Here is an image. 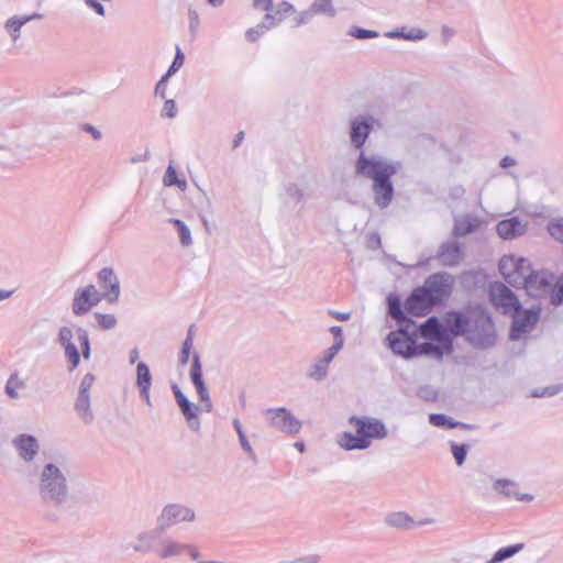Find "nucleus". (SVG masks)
<instances>
[{"label": "nucleus", "instance_id": "nucleus-1", "mask_svg": "<svg viewBox=\"0 0 563 563\" xmlns=\"http://www.w3.org/2000/svg\"><path fill=\"white\" fill-rule=\"evenodd\" d=\"M401 168V163L389 161L380 155H366L361 151L355 164V175L372 181L371 191L374 205L380 209H387L395 197V188L391 181Z\"/></svg>", "mask_w": 563, "mask_h": 563}, {"label": "nucleus", "instance_id": "nucleus-2", "mask_svg": "<svg viewBox=\"0 0 563 563\" xmlns=\"http://www.w3.org/2000/svg\"><path fill=\"white\" fill-rule=\"evenodd\" d=\"M349 423L354 427L355 434L344 431L336 438L338 445L345 451L366 450L373 440H383L388 434L385 423L374 417L352 416Z\"/></svg>", "mask_w": 563, "mask_h": 563}, {"label": "nucleus", "instance_id": "nucleus-3", "mask_svg": "<svg viewBox=\"0 0 563 563\" xmlns=\"http://www.w3.org/2000/svg\"><path fill=\"white\" fill-rule=\"evenodd\" d=\"M37 490L44 504L54 507L64 505L69 497L66 468L53 462L44 464L38 472Z\"/></svg>", "mask_w": 563, "mask_h": 563}, {"label": "nucleus", "instance_id": "nucleus-4", "mask_svg": "<svg viewBox=\"0 0 563 563\" xmlns=\"http://www.w3.org/2000/svg\"><path fill=\"white\" fill-rule=\"evenodd\" d=\"M417 329L413 322L406 327H400L397 331H393L387 336L390 350L402 357L409 358L417 355L416 343Z\"/></svg>", "mask_w": 563, "mask_h": 563}, {"label": "nucleus", "instance_id": "nucleus-5", "mask_svg": "<svg viewBox=\"0 0 563 563\" xmlns=\"http://www.w3.org/2000/svg\"><path fill=\"white\" fill-rule=\"evenodd\" d=\"M196 520V511L186 505L173 503L163 507L156 520V530L165 531L166 529Z\"/></svg>", "mask_w": 563, "mask_h": 563}, {"label": "nucleus", "instance_id": "nucleus-6", "mask_svg": "<svg viewBox=\"0 0 563 563\" xmlns=\"http://www.w3.org/2000/svg\"><path fill=\"white\" fill-rule=\"evenodd\" d=\"M554 280L555 276L551 272L540 269L521 278L519 287L522 286L530 297L543 298L552 290Z\"/></svg>", "mask_w": 563, "mask_h": 563}, {"label": "nucleus", "instance_id": "nucleus-7", "mask_svg": "<svg viewBox=\"0 0 563 563\" xmlns=\"http://www.w3.org/2000/svg\"><path fill=\"white\" fill-rule=\"evenodd\" d=\"M467 340L475 346L488 347L495 343V325L489 316H481L468 330Z\"/></svg>", "mask_w": 563, "mask_h": 563}, {"label": "nucleus", "instance_id": "nucleus-8", "mask_svg": "<svg viewBox=\"0 0 563 563\" xmlns=\"http://www.w3.org/2000/svg\"><path fill=\"white\" fill-rule=\"evenodd\" d=\"M264 415L272 428L288 434H296L301 429V422L285 407L268 408Z\"/></svg>", "mask_w": 563, "mask_h": 563}, {"label": "nucleus", "instance_id": "nucleus-9", "mask_svg": "<svg viewBox=\"0 0 563 563\" xmlns=\"http://www.w3.org/2000/svg\"><path fill=\"white\" fill-rule=\"evenodd\" d=\"M540 318V308L523 310L520 306L519 309L512 311V324L510 329V339L517 341L522 334L531 331Z\"/></svg>", "mask_w": 563, "mask_h": 563}, {"label": "nucleus", "instance_id": "nucleus-10", "mask_svg": "<svg viewBox=\"0 0 563 563\" xmlns=\"http://www.w3.org/2000/svg\"><path fill=\"white\" fill-rule=\"evenodd\" d=\"M376 122L369 114H360L350 120V141L355 148L362 150Z\"/></svg>", "mask_w": 563, "mask_h": 563}, {"label": "nucleus", "instance_id": "nucleus-11", "mask_svg": "<svg viewBox=\"0 0 563 563\" xmlns=\"http://www.w3.org/2000/svg\"><path fill=\"white\" fill-rule=\"evenodd\" d=\"M435 303V297L429 295V290L418 287L407 298L405 310L412 316L422 317L429 313Z\"/></svg>", "mask_w": 563, "mask_h": 563}, {"label": "nucleus", "instance_id": "nucleus-12", "mask_svg": "<svg viewBox=\"0 0 563 563\" xmlns=\"http://www.w3.org/2000/svg\"><path fill=\"white\" fill-rule=\"evenodd\" d=\"M101 301V296L93 285H88L84 288H78L75 291L71 311L75 316L86 314L92 307Z\"/></svg>", "mask_w": 563, "mask_h": 563}, {"label": "nucleus", "instance_id": "nucleus-13", "mask_svg": "<svg viewBox=\"0 0 563 563\" xmlns=\"http://www.w3.org/2000/svg\"><path fill=\"white\" fill-rule=\"evenodd\" d=\"M98 284L102 289L101 299L115 303L120 297V280L113 268L103 267L97 275Z\"/></svg>", "mask_w": 563, "mask_h": 563}, {"label": "nucleus", "instance_id": "nucleus-14", "mask_svg": "<svg viewBox=\"0 0 563 563\" xmlns=\"http://www.w3.org/2000/svg\"><path fill=\"white\" fill-rule=\"evenodd\" d=\"M492 302L504 310V313L519 309L521 303L514 291L506 285L498 283L490 287Z\"/></svg>", "mask_w": 563, "mask_h": 563}, {"label": "nucleus", "instance_id": "nucleus-15", "mask_svg": "<svg viewBox=\"0 0 563 563\" xmlns=\"http://www.w3.org/2000/svg\"><path fill=\"white\" fill-rule=\"evenodd\" d=\"M176 402L188 422L189 429L194 431H198L200 429V422L198 420V416L200 413V408L198 405L189 401V399L183 394L180 388L177 385L172 386Z\"/></svg>", "mask_w": 563, "mask_h": 563}, {"label": "nucleus", "instance_id": "nucleus-16", "mask_svg": "<svg viewBox=\"0 0 563 563\" xmlns=\"http://www.w3.org/2000/svg\"><path fill=\"white\" fill-rule=\"evenodd\" d=\"M452 285V275L443 272L429 276L422 287L429 290V295L435 297V302H438L442 299L443 296H446L451 292Z\"/></svg>", "mask_w": 563, "mask_h": 563}, {"label": "nucleus", "instance_id": "nucleus-17", "mask_svg": "<svg viewBox=\"0 0 563 563\" xmlns=\"http://www.w3.org/2000/svg\"><path fill=\"white\" fill-rule=\"evenodd\" d=\"M12 443L18 451L19 456L25 462L33 461L40 450L36 438L30 434H20Z\"/></svg>", "mask_w": 563, "mask_h": 563}, {"label": "nucleus", "instance_id": "nucleus-18", "mask_svg": "<svg viewBox=\"0 0 563 563\" xmlns=\"http://www.w3.org/2000/svg\"><path fill=\"white\" fill-rule=\"evenodd\" d=\"M498 235L504 240H512L527 231V223L518 217H511L498 222L496 227Z\"/></svg>", "mask_w": 563, "mask_h": 563}, {"label": "nucleus", "instance_id": "nucleus-19", "mask_svg": "<svg viewBox=\"0 0 563 563\" xmlns=\"http://www.w3.org/2000/svg\"><path fill=\"white\" fill-rule=\"evenodd\" d=\"M462 247L459 242L451 241L442 243L438 252V260L443 266L453 267L462 261Z\"/></svg>", "mask_w": 563, "mask_h": 563}, {"label": "nucleus", "instance_id": "nucleus-20", "mask_svg": "<svg viewBox=\"0 0 563 563\" xmlns=\"http://www.w3.org/2000/svg\"><path fill=\"white\" fill-rule=\"evenodd\" d=\"M335 356V353L325 350L323 354L318 356L309 366L307 371V377L316 382L323 380L328 375L329 365Z\"/></svg>", "mask_w": 563, "mask_h": 563}, {"label": "nucleus", "instance_id": "nucleus-21", "mask_svg": "<svg viewBox=\"0 0 563 563\" xmlns=\"http://www.w3.org/2000/svg\"><path fill=\"white\" fill-rule=\"evenodd\" d=\"M42 14L40 13H32V14H24V15H13L9 18L4 22V29L10 35V38L12 43H16L21 37V30L22 26H24L26 23L34 21V20H41Z\"/></svg>", "mask_w": 563, "mask_h": 563}, {"label": "nucleus", "instance_id": "nucleus-22", "mask_svg": "<svg viewBox=\"0 0 563 563\" xmlns=\"http://www.w3.org/2000/svg\"><path fill=\"white\" fill-rule=\"evenodd\" d=\"M431 522V519H424L416 523L415 520L407 512L404 511L390 512L385 518V523L387 526L402 530H409L415 528L416 526H424Z\"/></svg>", "mask_w": 563, "mask_h": 563}, {"label": "nucleus", "instance_id": "nucleus-23", "mask_svg": "<svg viewBox=\"0 0 563 563\" xmlns=\"http://www.w3.org/2000/svg\"><path fill=\"white\" fill-rule=\"evenodd\" d=\"M419 333L424 339L444 341L446 339V329L435 317H430L419 327Z\"/></svg>", "mask_w": 563, "mask_h": 563}, {"label": "nucleus", "instance_id": "nucleus-24", "mask_svg": "<svg viewBox=\"0 0 563 563\" xmlns=\"http://www.w3.org/2000/svg\"><path fill=\"white\" fill-rule=\"evenodd\" d=\"M446 331H450L453 335H463L466 334L468 336V319L461 312H452L448 313L444 318Z\"/></svg>", "mask_w": 563, "mask_h": 563}, {"label": "nucleus", "instance_id": "nucleus-25", "mask_svg": "<svg viewBox=\"0 0 563 563\" xmlns=\"http://www.w3.org/2000/svg\"><path fill=\"white\" fill-rule=\"evenodd\" d=\"M186 549H189V544L180 543L172 538H165L154 551L161 559H167L183 554Z\"/></svg>", "mask_w": 563, "mask_h": 563}, {"label": "nucleus", "instance_id": "nucleus-26", "mask_svg": "<svg viewBox=\"0 0 563 563\" xmlns=\"http://www.w3.org/2000/svg\"><path fill=\"white\" fill-rule=\"evenodd\" d=\"M479 220L471 216L459 217L454 221L453 235L455 238L465 236L477 230Z\"/></svg>", "mask_w": 563, "mask_h": 563}, {"label": "nucleus", "instance_id": "nucleus-27", "mask_svg": "<svg viewBox=\"0 0 563 563\" xmlns=\"http://www.w3.org/2000/svg\"><path fill=\"white\" fill-rule=\"evenodd\" d=\"M75 410L85 424L93 422V412L90 408V395L78 394Z\"/></svg>", "mask_w": 563, "mask_h": 563}, {"label": "nucleus", "instance_id": "nucleus-28", "mask_svg": "<svg viewBox=\"0 0 563 563\" xmlns=\"http://www.w3.org/2000/svg\"><path fill=\"white\" fill-rule=\"evenodd\" d=\"M515 256H504L499 261V272L504 276L505 280L514 287H519L520 279L518 274H514Z\"/></svg>", "mask_w": 563, "mask_h": 563}, {"label": "nucleus", "instance_id": "nucleus-29", "mask_svg": "<svg viewBox=\"0 0 563 563\" xmlns=\"http://www.w3.org/2000/svg\"><path fill=\"white\" fill-rule=\"evenodd\" d=\"M161 532L159 530H156V528L152 531H144L137 534L136 543L134 544L133 549L136 552H150L153 551V543L156 539V534Z\"/></svg>", "mask_w": 563, "mask_h": 563}, {"label": "nucleus", "instance_id": "nucleus-30", "mask_svg": "<svg viewBox=\"0 0 563 563\" xmlns=\"http://www.w3.org/2000/svg\"><path fill=\"white\" fill-rule=\"evenodd\" d=\"M152 374L148 366L144 362H139L136 365V380L135 384L139 390L151 389L152 387Z\"/></svg>", "mask_w": 563, "mask_h": 563}, {"label": "nucleus", "instance_id": "nucleus-31", "mask_svg": "<svg viewBox=\"0 0 563 563\" xmlns=\"http://www.w3.org/2000/svg\"><path fill=\"white\" fill-rule=\"evenodd\" d=\"M283 196L290 202L299 203L305 198V188L302 185L297 183H287L284 185V194Z\"/></svg>", "mask_w": 563, "mask_h": 563}, {"label": "nucleus", "instance_id": "nucleus-32", "mask_svg": "<svg viewBox=\"0 0 563 563\" xmlns=\"http://www.w3.org/2000/svg\"><path fill=\"white\" fill-rule=\"evenodd\" d=\"M388 314L398 323L407 322L408 319L401 308L400 299L397 296L389 295L387 298Z\"/></svg>", "mask_w": 563, "mask_h": 563}, {"label": "nucleus", "instance_id": "nucleus-33", "mask_svg": "<svg viewBox=\"0 0 563 563\" xmlns=\"http://www.w3.org/2000/svg\"><path fill=\"white\" fill-rule=\"evenodd\" d=\"M429 422L434 426V427H440V428H457V427H461V428H470L468 426H466L465 423L463 422H460V421H454L452 418L443 415V413H431L429 416Z\"/></svg>", "mask_w": 563, "mask_h": 563}, {"label": "nucleus", "instance_id": "nucleus-34", "mask_svg": "<svg viewBox=\"0 0 563 563\" xmlns=\"http://www.w3.org/2000/svg\"><path fill=\"white\" fill-rule=\"evenodd\" d=\"M523 543H517L508 547L500 548L495 552L488 563H500L509 558H512L523 549Z\"/></svg>", "mask_w": 563, "mask_h": 563}, {"label": "nucleus", "instance_id": "nucleus-35", "mask_svg": "<svg viewBox=\"0 0 563 563\" xmlns=\"http://www.w3.org/2000/svg\"><path fill=\"white\" fill-rule=\"evenodd\" d=\"M265 21H269V24L266 25L265 23L257 24L255 27L249 29L246 31V38L250 42H255L260 36H262L269 27L275 25V16L271 13H266Z\"/></svg>", "mask_w": 563, "mask_h": 563}, {"label": "nucleus", "instance_id": "nucleus-36", "mask_svg": "<svg viewBox=\"0 0 563 563\" xmlns=\"http://www.w3.org/2000/svg\"><path fill=\"white\" fill-rule=\"evenodd\" d=\"M494 489L508 498H515L518 495V485L510 479H497L494 483Z\"/></svg>", "mask_w": 563, "mask_h": 563}, {"label": "nucleus", "instance_id": "nucleus-37", "mask_svg": "<svg viewBox=\"0 0 563 563\" xmlns=\"http://www.w3.org/2000/svg\"><path fill=\"white\" fill-rule=\"evenodd\" d=\"M169 222L174 224V227L178 233L179 241H180L181 245L183 246L191 245L192 244L191 233H190L189 228L186 225V223L179 219H169Z\"/></svg>", "mask_w": 563, "mask_h": 563}, {"label": "nucleus", "instance_id": "nucleus-38", "mask_svg": "<svg viewBox=\"0 0 563 563\" xmlns=\"http://www.w3.org/2000/svg\"><path fill=\"white\" fill-rule=\"evenodd\" d=\"M311 9L314 14H324L330 18L336 14L332 0H314L311 3Z\"/></svg>", "mask_w": 563, "mask_h": 563}, {"label": "nucleus", "instance_id": "nucleus-39", "mask_svg": "<svg viewBox=\"0 0 563 563\" xmlns=\"http://www.w3.org/2000/svg\"><path fill=\"white\" fill-rule=\"evenodd\" d=\"M416 351H417V355H428V356H432L437 360H441L443 357L442 347L432 342H424L421 344H417Z\"/></svg>", "mask_w": 563, "mask_h": 563}, {"label": "nucleus", "instance_id": "nucleus-40", "mask_svg": "<svg viewBox=\"0 0 563 563\" xmlns=\"http://www.w3.org/2000/svg\"><path fill=\"white\" fill-rule=\"evenodd\" d=\"M547 230L552 239L563 244V218H554L549 221Z\"/></svg>", "mask_w": 563, "mask_h": 563}, {"label": "nucleus", "instance_id": "nucleus-41", "mask_svg": "<svg viewBox=\"0 0 563 563\" xmlns=\"http://www.w3.org/2000/svg\"><path fill=\"white\" fill-rule=\"evenodd\" d=\"M25 384L19 378L18 373H13L7 380L5 393L9 395V397L15 399L19 397L16 389L23 388Z\"/></svg>", "mask_w": 563, "mask_h": 563}, {"label": "nucleus", "instance_id": "nucleus-42", "mask_svg": "<svg viewBox=\"0 0 563 563\" xmlns=\"http://www.w3.org/2000/svg\"><path fill=\"white\" fill-rule=\"evenodd\" d=\"M95 319L97 320L98 327L102 330H111L115 328L118 323L115 316L112 313L96 312Z\"/></svg>", "mask_w": 563, "mask_h": 563}, {"label": "nucleus", "instance_id": "nucleus-43", "mask_svg": "<svg viewBox=\"0 0 563 563\" xmlns=\"http://www.w3.org/2000/svg\"><path fill=\"white\" fill-rule=\"evenodd\" d=\"M65 350V356L68 361V369L74 371L80 363V354L77 346L73 343L66 346H63Z\"/></svg>", "mask_w": 563, "mask_h": 563}, {"label": "nucleus", "instance_id": "nucleus-44", "mask_svg": "<svg viewBox=\"0 0 563 563\" xmlns=\"http://www.w3.org/2000/svg\"><path fill=\"white\" fill-rule=\"evenodd\" d=\"M514 274H518L519 279L526 278V276H530V274L533 273L530 267V262L527 258L523 257H515V265H514Z\"/></svg>", "mask_w": 563, "mask_h": 563}, {"label": "nucleus", "instance_id": "nucleus-45", "mask_svg": "<svg viewBox=\"0 0 563 563\" xmlns=\"http://www.w3.org/2000/svg\"><path fill=\"white\" fill-rule=\"evenodd\" d=\"M189 375H190V379H191L194 386L203 382L201 362H200V356L198 353H194L192 364H191Z\"/></svg>", "mask_w": 563, "mask_h": 563}, {"label": "nucleus", "instance_id": "nucleus-46", "mask_svg": "<svg viewBox=\"0 0 563 563\" xmlns=\"http://www.w3.org/2000/svg\"><path fill=\"white\" fill-rule=\"evenodd\" d=\"M330 332L333 335L334 342L328 350L338 355V353L342 350V347L344 345V336H343L342 328L339 325H333L330 328Z\"/></svg>", "mask_w": 563, "mask_h": 563}, {"label": "nucleus", "instance_id": "nucleus-47", "mask_svg": "<svg viewBox=\"0 0 563 563\" xmlns=\"http://www.w3.org/2000/svg\"><path fill=\"white\" fill-rule=\"evenodd\" d=\"M451 452L453 454L455 463L459 466H461V465L464 464V462L466 460L467 452H468V445H466V444H457V443L453 442L451 444Z\"/></svg>", "mask_w": 563, "mask_h": 563}, {"label": "nucleus", "instance_id": "nucleus-48", "mask_svg": "<svg viewBox=\"0 0 563 563\" xmlns=\"http://www.w3.org/2000/svg\"><path fill=\"white\" fill-rule=\"evenodd\" d=\"M77 336L81 346L84 358L88 360L90 357V342L88 331L79 328L77 330Z\"/></svg>", "mask_w": 563, "mask_h": 563}, {"label": "nucleus", "instance_id": "nucleus-49", "mask_svg": "<svg viewBox=\"0 0 563 563\" xmlns=\"http://www.w3.org/2000/svg\"><path fill=\"white\" fill-rule=\"evenodd\" d=\"M349 35L352 36V37H355L357 40H365V38L377 37L378 36V32L372 31V30L362 29V27H358V26H352L349 30Z\"/></svg>", "mask_w": 563, "mask_h": 563}, {"label": "nucleus", "instance_id": "nucleus-50", "mask_svg": "<svg viewBox=\"0 0 563 563\" xmlns=\"http://www.w3.org/2000/svg\"><path fill=\"white\" fill-rule=\"evenodd\" d=\"M164 185L165 186H178V187H181V186H185L186 183L185 181H180L177 177V173H176V169L169 165L166 169V173L164 175Z\"/></svg>", "mask_w": 563, "mask_h": 563}, {"label": "nucleus", "instance_id": "nucleus-51", "mask_svg": "<svg viewBox=\"0 0 563 563\" xmlns=\"http://www.w3.org/2000/svg\"><path fill=\"white\" fill-rule=\"evenodd\" d=\"M74 333L69 327H62L58 331V342L62 346L73 344Z\"/></svg>", "mask_w": 563, "mask_h": 563}, {"label": "nucleus", "instance_id": "nucleus-52", "mask_svg": "<svg viewBox=\"0 0 563 563\" xmlns=\"http://www.w3.org/2000/svg\"><path fill=\"white\" fill-rule=\"evenodd\" d=\"M161 115L168 119H174L177 115V107L173 99L165 100Z\"/></svg>", "mask_w": 563, "mask_h": 563}, {"label": "nucleus", "instance_id": "nucleus-53", "mask_svg": "<svg viewBox=\"0 0 563 563\" xmlns=\"http://www.w3.org/2000/svg\"><path fill=\"white\" fill-rule=\"evenodd\" d=\"M93 382L95 376L90 373H87L80 382L78 394L90 395V389L92 387Z\"/></svg>", "mask_w": 563, "mask_h": 563}, {"label": "nucleus", "instance_id": "nucleus-54", "mask_svg": "<svg viewBox=\"0 0 563 563\" xmlns=\"http://www.w3.org/2000/svg\"><path fill=\"white\" fill-rule=\"evenodd\" d=\"M184 60H185V56H184L183 52L179 48H177L174 60L166 73L167 76L174 75L183 66Z\"/></svg>", "mask_w": 563, "mask_h": 563}, {"label": "nucleus", "instance_id": "nucleus-55", "mask_svg": "<svg viewBox=\"0 0 563 563\" xmlns=\"http://www.w3.org/2000/svg\"><path fill=\"white\" fill-rule=\"evenodd\" d=\"M191 349H192V343H190V340H185L183 342L180 356H179V362L181 365H186L188 363Z\"/></svg>", "mask_w": 563, "mask_h": 563}, {"label": "nucleus", "instance_id": "nucleus-56", "mask_svg": "<svg viewBox=\"0 0 563 563\" xmlns=\"http://www.w3.org/2000/svg\"><path fill=\"white\" fill-rule=\"evenodd\" d=\"M170 76H167V74L163 75L162 78L158 80V82L155 86V96L161 97L162 99L166 98V88H167V81Z\"/></svg>", "mask_w": 563, "mask_h": 563}, {"label": "nucleus", "instance_id": "nucleus-57", "mask_svg": "<svg viewBox=\"0 0 563 563\" xmlns=\"http://www.w3.org/2000/svg\"><path fill=\"white\" fill-rule=\"evenodd\" d=\"M80 130L90 134L95 141H100L102 139V132L90 123H82L80 125Z\"/></svg>", "mask_w": 563, "mask_h": 563}, {"label": "nucleus", "instance_id": "nucleus-58", "mask_svg": "<svg viewBox=\"0 0 563 563\" xmlns=\"http://www.w3.org/2000/svg\"><path fill=\"white\" fill-rule=\"evenodd\" d=\"M401 37L405 40H411V41L423 40L427 37V32H424L421 29H411L407 33H405V32L401 33Z\"/></svg>", "mask_w": 563, "mask_h": 563}, {"label": "nucleus", "instance_id": "nucleus-59", "mask_svg": "<svg viewBox=\"0 0 563 563\" xmlns=\"http://www.w3.org/2000/svg\"><path fill=\"white\" fill-rule=\"evenodd\" d=\"M294 10H295V9H294V7H292V4H291V3L287 2V1H283V2L278 5V8H277V10H276V12H275V15H274V16H275V20L280 21V20L283 19V15H284V14L290 13V12H292Z\"/></svg>", "mask_w": 563, "mask_h": 563}, {"label": "nucleus", "instance_id": "nucleus-60", "mask_svg": "<svg viewBox=\"0 0 563 563\" xmlns=\"http://www.w3.org/2000/svg\"><path fill=\"white\" fill-rule=\"evenodd\" d=\"M239 441H240V444L242 446V449L247 453V455L252 459V460H255L256 455H255V452L254 450L252 449L245 433L244 434H241L239 435Z\"/></svg>", "mask_w": 563, "mask_h": 563}, {"label": "nucleus", "instance_id": "nucleus-61", "mask_svg": "<svg viewBox=\"0 0 563 563\" xmlns=\"http://www.w3.org/2000/svg\"><path fill=\"white\" fill-rule=\"evenodd\" d=\"M313 14L314 13L312 12L311 8L309 10L300 12L296 18V26L308 23L312 19Z\"/></svg>", "mask_w": 563, "mask_h": 563}, {"label": "nucleus", "instance_id": "nucleus-62", "mask_svg": "<svg viewBox=\"0 0 563 563\" xmlns=\"http://www.w3.org/2000/svg\"><path fill=\"white\" fill-rule=\"evenodd\" d=\"M253 5L257 10L266 11L267 13H269V11L273 9V1L272 0H254Z\"/></svg>", "mask_w": 563, "mask_h": 563}, {"label": "nucleus", "instance_id": "nucleus-63", "mask_svg": "<svg viewBox=\"0 0 563 563\" xmlns=\"http://www.w3.org/2000/svg\"><path fill=\"white\" fill-rule=\"evenodd\" d=\"M200 24L199 14L196 10H189V29L195 32Z\"/></svg>", "mask_w": 563, "mask_h": 563}, {"label": "nucleus", "instance_id": "nucleus-64", "mask_svg": "<svg viewBox=\"0 0 563 563\" xmlns=\"http://www.w3.org/2000/svg\"><path fill=\"white\" fill-rule=\"evenodd\" d=\"M559 391H560L559 387H547V388H544L542 390H539V389L534 390L532 393V396L533 397L553 396V395H555Z\"/></svg>", "mask_w": 563, "mask_h": 563}]
</instances>
